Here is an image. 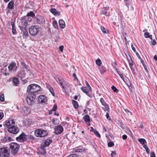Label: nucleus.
Returning <instances> with one entry per match:
<instances>
[{"mask_svg": "<svg viewBox=\"0 0 157 157\" xmlns=\"http://www.w3.org/2000/svg\"><path fill=\"white\" fill-rule=\"evenodd\" d=\"M21 24L23 28H25L27 26L28 24L27 21L25 18L23 19L22 20Z\"/></svg>", "mask_w": 157, "mask_h": 157, "instance_id": "412c9836", "label": "nucleus"}, {"mask_svg": "<svg viewBox=\"0 0 157 157\" xmlns=\"http://www.w3.org/2000/svg\"><path fill=\"white\" fill-rule=\"evenodd\" d=\"M144 35L145 37L146 38H148L150 36L149 33L148 32L144 33Z\"/></svg>", "mask_w": 157, "mask_h": 157, "instance_id": "49530a36", "label": "nucleus"}, {"mask_svg": "<svg viewBox=\"0 0 157 157\" xmlns=\"http://www.w3.org/2000/svg\"><path fill=\"white\" fill-rule=\"evenodd\" d=\"M54 129L55 130L54 133L56 135L61 134L63 130V127L60 125H58L55 126L54 128Z\"/></svg>", "mask_w": 157, "mask_h": 157, "instance_id": "9d476101", "label": "nucleus"}, {"mask_svg": "<svg viewBox=\"0 0 157 157\" xmlns=\"http://www.w3.org/2000/svg\"><path fill=\"white\" fill-rule=\"evenodd\" d=\"M35 16V14L33 11H30L27 14L25 17L26 18L28 17H33Z\"/></svg>", "mask_w": 157, "mask_h": 157, "instance_id": "393cba45", "label": "nucleus"}, {"mask_svg": "<svg viewBox=\"0 0 157 157\" xmlns=\"http://www.w3.org/2000/svg\"><path fill=\"white\" fill-rule=\"evenodd\" d=\"M114 144L113 143L112 141L109 142L108 144V146L109 147H111L113 146Z\"/></svg>", "mask_w": 157, "mask_h": 157, "instance_id": "c03bdc74", "label": "nucleus"}, {"mask_svg": "<svg viewBox=\"0 0 157 157\" xmlns=\"http://www.w3.org/2000/svg\"><path fill=\"white\" fill-rule=\"evenodd\" d=\"M64 48V46L63 45H62L59 47V48L60 51L62 52L63 51V48Z\"/></svg>", "mask_w": 157, "mask_h": 157, "instance_id": "8fccbe9b", "label": "nucleus"}, {"mask_svg": "<svg viewBox=\"0 0 157 157\" xmlns=\"http://www.w3.org/2000/svg\"><path fill=\"white\" fill-rule=\"evenodd\" d=\"M49 90L51 92L52 96H55V93L53 89L52 88H50L49 89Z\"/></svg>", "mask_w": 157, "mask_h": 157, "instance_id": "4c0bfd02", "label": "nucleus"}, {"mask_svg": "<svg viewBox=\"0 0 157 157\" xmlns=\"http://www.w3.org/2000/svg\"><path fill=\"white\" fill-rule=\"evenodd\" d=\"M21 64L23 66L24 68L25 69L28 71H30V69L29 67L25 64V63L24 62H21Z\"/></svg>", "mask_w": 157, "mask_h": 157, "instance_id": "cd10ccee", "label": "nucleus"}, {"mask_svg": "<svg viewBox=\"0 0 157 157\" xmlns=\"http://www.w3.org/2000/svg\"><path fill=\"white\" fill-rule=\"evenodd\" d=\"M39 31V28L38 26H31L29 29V33L32 36L36 35Z\"/></svg>", "mask_w": 157, "mask_h": 157, "instance_id": "423d86ee", "label": "nucleus"}, {"mask_svg": "<svg viewBox=\"0 0 157 157\" xmlns=\"http://www.w3.org/2000/svg\"><path fill=\"white\" fill-rule=\"evenodd\" d=\"M136 55H137V56H138V58L140 59H141V57H140V56L139 55V54L138 53H136Z\"/></svg>", "mask_w": 157, "mask_h": 157, "instance_id": "69168bd1", "label": "nucleus"}, {"mask_svg": "<svg viewBox=\"0 0 157 157\" xmlns=\"http://www.w3.org/2000/svg\"><path fill=\"white\" fill-rule=\"evenodd\" d=\"M59 24L61 28L63 29L65 28L66 26L65 23L63 20H60L59 21Z\"/></svg>", "mask_w": 157, "mask_h": 157, "instance_id": "a211bd4d", "label": "nucleus"}, {"mask_svg": "<svg viewBox=\"0 0 157 157\" xmlns=\"http://www.w3.org/2000/svg\"><path fill=\"white\" fill-rule=\"evenodd\" d=\"M90 128H91V129L90 130V131L91 132H94L96 130L94 129L92 127H91Z\"/></svg>", "mask_w": 157, "mask_h": 157, "instance_id": "680f3d73", "label": "nucleus"}, {"mask_svg": "<svg viewBox=\"0 0 157 157\" xmlns=\"http://www.w3.org/2000/svg\"><path fill=\"white\" fill-rule=\"evenodd\" d=\"M150 157H155V155L154 152H151L150 153Z\"/></svg>", "mask_w": 157, "mask_h": 157, "instance_id": "603ef678", "label": "nucleus"}, {"mask_svg": "<svg viewBox=\"0 0 157 157\" xmlns=\"http://www.w3.org/2000/svg\"><path fill=\"white\" fill-rule=\"evenodd\" d=\"M10 155L9 150L7 147L0 148V156L8 157Z\"/></svg>", "mask_w": 157, "mask_h": 157, "instance_id": "39448f33", "label": "nucleus"}, {"mask_svg": "<svg viewBox=\"0 0 157 157\" xmlns=\"http://www.w3.org/2000/svg\"><path fill=\"white\" fill-rule=\"evenodd\" d=\"M81 89L84 93H86L87 95H89L88 93H89V90L88 89L85 87H82Z\"/></svg>", "mask_w": 157, "mask_h": 157, "instance_id": "5701e85b", "label": "nucleus"}, {"mask_svg": "<svg viewBox=\"0 0 157 157\" xmlns=\"http://www.w3.org/2000/svg\"><path fill=\"white\" fill-rule=\"evenodd\" d=\"M138 141L142 144H144L146 143V140L144 139H139Z\"/></svg>", "mask_w": 157, "mask_h": 157, "instance_id": "473e14b6", "label": "nucleus"}, {"mask_svg": "<svg viewBox=\"0 0 157 157\" xmlns=\"http://www.w3.org/2000/svg\"><path fill=\"white\" fill-rule=\"evenodd\" d=\"M4 117V114L2 112H0V120H1Z\"/></svg>", "mask_w": 157, "mask_h": 157, "instance_id": "09e8293b", "label": "nucleus"}, {"mask_svg": "<svg viewBox=\"0 0 157 157\" xmlns=\"http://www.w3.org/2000/svg\"><path fill=\"white\" fill-rule=\"evenodd\" d=\"M40 89V86L36 84H31L28 87V91L30 94L39 91Z\"/></svg>", "mask_w": 157, "mask_h": 157, "instance_id": "f03ea898", "label": "nucleus"}, {"mask_svg": "<svg viewBox=\"0 0 157 157\" xmlns=\"http://www.w3.org/2000/svg\"><path fill=\"white\" fill-rule=\"evenodd\" d=\"M27 138V136L24 133H22L18 136L16 138V140L20 142H23L26 140Z\"/></svg>", "mask_w": 157, "mask_h": 157, "instance_id": "6e6552de", "label": "nucleus"}, {"mask_svg": "<svg viewBox=\"0 0 157 157\" xmlns=\"http://www.w3.org/2000/svg\"><path fill=\"white\" fill-rule=\"evenodd\" d=\"M57 108V106L55 104L52 109V110L54 111H55L56 110Z\"/></svg>", "mask_w": 157, "mask_h": 157, "instance_id": "a18cd8bd", "label": "nucleus"}, {"mask_svg": "<svg viewBox=\"0 0 157 157\" xmlns=\"http://www.w3.org/2000/svg\"><path fill=\"white\" fill-rule=\"evenodd\" d=\"M25 17V18L26 19H27V21H28L29 22L31 21H32V18L31 17H28L26 18Z\"/></svg>", "mask_w": 157, "mask_h": 157, "instance_id": "de8ad7c7", "label": "nucleus"}, {"mask_svg": "<svg viewBox=\"0 0 157 157\" xmlns=\"http://www.w3.org/2000/svg\"><path fill=\"white\" fill-rule=\"evenodd\" d=\"M7 139L9 141H10L11 140V138L10 136H7Z\"/></svg>", "mask_w": 157, "mask_h": 157, "instance_id": "e2e57ef3", "label": "nucleus"}, {"mask_svg": "<svg viewBox=\"0 0 157 157\" xmlns=\"http://www.w3.org/2000/svg\"><path fill=\"white\" fill-rule=\"evenodd\" d=\"M50 11L54 15H60V13L55 8H51Z\"/></svg>", "mask_w": 157, "mask_h": 157, "instance_id": "f3484780", "label": "nucleus"}, {"mask_svg": "<svg viewBox=\"0 0 157 157\" xmlns=\"http://www.w3.org/2000/svg\"><path fill=\"white\" fill-rule=\"evenodd\" d=\"M29 139L30 140H34V138L33 136L30 135L29 136Z\"/></svg>", "mask_w": 157, "mask_h": 157, "instance_id": "864d4df0", "label": "nucleus"}, {"mask_svg": "<svg viewBox=\"0 0 157 157\" xmlns=\"http://www.w3.org/2000/svg\"><path fill=\"white\" fill-rule=\"evenodd\" d=\"M39 101L41 103H45L47 101L46 97L44 95H40L38 98Z\"/></svg>", "mask_w": 157, "mask_h": 157, "instance_id": "ddd939ff", "label": "nucleus"}, {"mask_svg": "<svg viewBox=\"0 0 157 157\" xmlns=\"http://www.w3.org/2000/svg\"><path fill=\"white\" fill-rule=\"evenodd\" d=\"M13 82L14 85L15 86H17V85L19 83V81L18 78H13Z\"/></svg>", "mask_w": 157, "mask_h": 157, "instance_id": "b1692460", "label": "nucleus"}, {"mask_svg": "<svg viewBox=\"0 0 157 157\" xmlns=\"http://www.w3.org/2000/svg\"><path fill=\"white\" fill-rule=\"evenodd\" d=\"M111 89L115 92L117 93L118 92V90L117 88L113 85L111 87Z\"/></svg>", "mask_w": 157, "mask_h": 157, "instance_id": "e433bc0d", "label": "nucleus"}, {"mask_svg": "<svg viewBox=\"0 0 157 157\" xmlns=\"http://www.w3.org/2000/svg\"><path fill=\"white\" fill-rule=\"evenodd\" d=\"M73 77H75V78L76 79H78L76 77V74H75V73H74L73 74Z\"/></svg>", "mask_w": 157, "mask_h": 157, "instance_id": "338daca9", "label": "nucleus"}, {"mask_svg": "<svg viewBox=\"0 0 157 157\" xmlns=\"http://www.w3.org/2000/svg\"><path fill=\"white\" fill-rule=\"evenodd\" d=\"M72 102L73 105V106L75 109H77L78 107V102L75 101L73 100Z\"/></svg>", "mask_w": 157, "mask_h": 157, "instance_id": "a878e982", "label": "nucleus"}, {"mask_svg": "<svg viewBox=\"0 0 157 157\" xmlns=\"http://www.w3.org/2000/svg\"><path fill=\"white\" fill-rule=\"evenodd\" d=\"M8 130L9 132L14 134H17L19 132V128L15 125L9 128Z\"/></svg>", "mask_w": 157, "mask_h": 157, "instance_id": "1a4fd4ad", "label": "nucleus"}, {"mask_svg": "<svg viewBox=\"0 0 157 157\" xmlns=\"http://www.w3.org/2000/svg\"><path fill=\"white\" fill-rule=\"evenodd\" d=\"M94 133L98 137H101L100 135L98 133V132L96 130L94 132Z\"/></svg>", "mask_w": 157, "mask_h": 157, "instance_id": "37998d69", "label": "nucleus"}, {"mask_svg": "<svg viewBox=\"0 0 157 157\" xmlns=\"http://www.w3.org/2000/svg\"><path fill=\"white\" fill-rule=\"evenodd\" d=\"M9 70L10 71L15 72L17 69L16 63L15 62L11 63L8 67Z\"/></svg>", "mask_w": 157, "mask_h": 157, "instance_id": "9b49d317", "label": "nucleus"}, {"mask_svg": "<svg viewBox=\"0 0 157 157\" xmlns=\"http://www.w3.org/2000/svg\"><path fill=\"white\" fill-rule=\"evenodd\" d=\"M25 75L26 73L24 71H19L17 75V77L20 78L21 79L25 78Z\"/></svg>", "mask_w": 157, "mask_h": 157, "instance_id": "2eb2a0df", "label": "nucleus"}, {"mask_svg": "<svg viewBox=\"0 0 157 157\" xmlns=\"http://www.w3.org/2000/svg\"><path fill=\"white\" fill-rule=\"evenodd\" d=\"M115 68H116V71H117V73L119 74V75H120V76L121 77V78H122V79H123V78H124V77L123 76V75H122V74H121L120 73V71H119L117 68H116V67H115Z\"/></svg>", "mask_w": 157, "mask_h": 157, "instance_id": "a19ab883", "label": "nucleus"}, {"mask_svg": "<svg viewBox=\"0 0 157 157\" xmlns=\"http://www.w3.org/2000/svg\"><path fill=\"white\" fill-rule=\"evenodd\" d=\"M52 122L54 124H58L59 123V120L55 118L52 119Z\"/></svg>", "mask_w": 157, "mask_h": 157, "instance_id": "2f4dec72", "label": "nucleus"}, {"mask_svg": "<svg viewBox=\"0 0 157 157\" xmlns=\"http://www.w3.org/2000/svg\"><path fill=\"white\" fill-rule=\"evenodd\" d=\"M34 135L37 137H42L46 136L48 135V132L45 130L38 128L35 130Z\"/></svg>", "mask_w": 157, "mask_h": 157, "instance_id": "f257e3e1", "label": "nucleus"}, {"mask_svg": "<svg viewBox=\"0 0 157 157\" xmlns=\"http://www.w3.org/2000/svg\"><path fill=\"white\" fill-rule=\"evenodd\" d=\"M5 100L4 95L3 94L1 95L0 97V100L2 101H4Z\"/></svg>", "mask_w": 157, "mask_h": 157, "instance_id": "79ce46f5", "label": "nucleus"}, {"mask_svg": "<svg viewBox=\"0 0 157 157\" xmlns=\"http://www.w3.org/2000/svg\"><path fill=\"white\" fill-rule=\"evenodd\" d=\"M154 58L156 61L157 60V56H156V55L154 56Z\"/></svg>", "mask_w": 157, "mask_h": 157, "instance_id": "774afa93", "label": "nucleus"}, {"mask_svg": "<svg viewBox=\"0 0 157 157\" xmlns=\"http://www.w3.org/2000/svg\"><path fill=\"white\" fill-rule=\"evenodd\" d=\"M131 47H132V49L133 50V51L134 52H136V50L135 49V47L132 44Z\"/></svg>", "mask_w": 157, "mask_h": 157, "instance_id": "5fc2aeb1", "label": "nucleus"}, {"mask_svg": "<svg viewBox=\"0 0 157 157\" xmlns=\"http://www.w3.org/2000/svg\"><path fill=\"white\" fill-rule=\"evenodd\" d=\"M116 155V152L115 151H112V153L111 154V156H115V155Z\"/></svg>", "mask_w": 157, "mask_h": 157, "instance_id": "3c124183", "label": "nucleus"}, {"mask_svg": "<svg viewBox=\"0 0 157 157\" xmlns=\"http://www.w3.org/2000/svg\"><path fill=\"white\" fill-rule=\"evenodd\" d=\"M75 151L77 152H82L84 150L78 148H76L74 150Z\"/></svg>", "mask_w": 157, "mask_h": 157, "instance_id": "72a5a7b5", "label": "nucleus"}, {"mask_svg": "<svg viewBox=\"0 0 157 157\" xmlns=\"http://www.w3.org/2000/svg\"><path fill=\"white\" fill-rule=\"evenodd\" d=\"M106 118L108 119L109 120H110V117L109 116V114L108 113H107L106 114Z\"/></svg>", "mask_w": 157, "mask_h": 157, "instance_id": "4d7b16f0", "label": "nucleus"}, {"mask_svg": "<svg viewBox=\"0 0 157 157\" xmlns=\"http://www.w3.org/2000/svg\"><path fill=\"white\" fill-rule=\"evenodd\" d=\"M14 2L13 1H10L8 3V7L10 9H13L14 8Z\"/></svg>", "mask_w": 157, "mask_h": 157, "instance_id": "4be33fe9", "label": "nucleus"}, {"mask_svg": "<svg viewBox=\"0 0 157 157\" xmlns=\"http://www.w3.org/2000/svg\"><path fill=\"white\" fill-rule=\"evenodd\" d=\"M56 81L58 83L60 84V85L62 86L63 88H64V86H63L62 80L58 77L56 78Z\"/></svg>", "mask_w": 157, "mask_h": 157, "instance_id": "c85d7f7f", "label": "nucleus"}, {"mask_svg": "<svg viewBox=\"0 0 157 157\" xmlns=\"http://www.w3.org/2000/svg\"><path fill=\"white\" fill-rule=\"evenodd\" d=\"M127 136L125 135H123L122 136V139L124 140H126L127 138Z\"/></svg>", "mask_w": 157, "mask_h": 157, "instance_id": "6e6d98bb", "label": "nucleus"}, {"mask_svg": "<svg viewBox=\"0 0 157 157\" xmlns=\"http://www.w3.org/2000/svg\"><path fill=\"white\" fill-rule=\"evenodd\" d=\"M23 35L25 36H27L28 35V33L27 31L25 28H24V30H23Z\"/></svg>", "mask_w": 157, "mask_h": 157, "instance_id": "c9c22d12", "label": "nucleus"}, {"mask_svg": "<svg viewBox=\"0 0 157 157\" xmlns=\"http://www.w3.org/2000/svg\"><path fill=\"white\" fill-rule=\"evenodd\" d=\"M128 88L130 90H132V85L130 83V86H129Z\"/></svg>", "mask_w": 157, "mask_h": 157, "instance_id": "052dcab7", "label": "nucleus"}, {"mask_svg": "<svg viewBox=\"0 0 157 157\" xmlns=\"http://www.w3.org/2000/svg\"><path fill=\"white\" fill-rule=\"evenodd\" d=\"M85 83L86 85L88 87V89L89 91L91 90V87L89 85L88 83L86 81H85Z\"/></svg>", "mask_w": 157, "mask_h": 157, "instance_id": "ea45409f", "label": "nucleus"}, {"mask_svg": "<svg viewBox=\"0 0 157 157\" xmlns=\"http://www.w3.org/2000/svg\"><path fill=\"white\" fill-rule=\"evenodd\" d=\"M3 74L5 76L9 75H10V74L9 73H5Z\"/></svg>", "mask_w": 157, "mask_h": 157, "instance_id": "0e129e2a", "label": "nucleus"}, {"mask_svg": "<svg viewBox=\"0 0 157 157\" xmlns=\"http://www.w3.org/2000/svg\"><path fill=\"white\" fill-rule=\"evenodd\" d=\"M152 40V41H151V42L152 43V44L153 45H155L156 44V41L155 40Z\"/></svg>", "mask_w": 157, "mask_h": 157, "instance_id": "bf43d9fd", "label": "nucleus"}, {"mask_svg": "<svg viewBox=\"0 0 157 157\" xmlns=\"http://www.w3.org/2000/svg\"><path fill=\"white\" fill-rule=\"evenodd\" d=\"M83 118L86 122H88L90 121V118L89 116L87 114Z\"/></svg>", "mask_w": 157, "mask_h": 157, "instance_id": "bb28decb", "label": "nucleus"}, {"mask_svg": "<svg viewBox=\"0 0 157 157\" xmlns=\"http://www.w3.org/2000/svg\"><path fill=\"white\" fill-rule=\"evenodd\" d=\"M36 96L34 93L30 94L26 97L25 99L29 105H32L35 101Z\"/></svg>", "mask_w": 157, "mask_h": 157, "instance_id": "7ed1b4c3", "label": "nucleus"}, {"mask_svg": "<svg viewBox=\"0 0 157 157\" xmlns=\"http://www.w3.org/2000/svg\"><path fill=\"white\" fill-rule=\"evenodd\" d=\"M28 109L26 107L24 106L22 108L21 112L24 113H25L26 114L28 112Z\"/></svg>", "mask_w": 157, "mask_h": 157, "instance_id": "c756f323", "label": "nucleus"}, {"mask_svg": "<svg viewBox=\"0 0 157 157\" xmlns=\"http://www.w3.org/2000/svg\"><path fill=\"white\" fill-rule=\"evenodd\" d=\"M96 63L97 65H100L101 63V60L100 59H98L96 60Z\"/></svg>", "mask_w": 157, "mask_h": 157, "instance_id": "58836bf2", "label": "nucleus"}, {"mask_svg": "<svg viewBox=\"0 0 157 157\" xmlns=\"http://www.w3.org/2000/svg\"><path fill=\"white\" fill-rule=\"evenodd\" d=\"M52 25L56 29H57L58 28V27L57 25V23L56 21H54L52 22Z\"/></svg>", "mask_w": 157, "mask_h": 157, "instance_id": "7c9ffc66", "label": "nucleus"}, {"mask_svg": "<svg viewBox=\"0 0 157 157\" xmlns=\"http://www.w3.org/2000/svg\"><path fill=\"white\" fill-rule=\"evenodd\" d=\"M109 7H103L101 9V11L102 13L106 16H109L110 15V12H109Z\"/></svg>", "mask_w": 157, "mask_h": 157, "instance_id": "f8f14e48", "label": "nucleus"}, {"mask_svg": "<svg viewBox=\"0 0 157 157\" xmlns=\"http://www.w3.org/2000/svg\"><path fill=\"white\" fill-rule=\"evenodd\" d=\"M19 145L16 143H12L10 144V147L13 154H16L18 152L19 150Z\"/></svg>", "mask_w": 157, "mask_h": 157, "instance_id": "20e7f679", "label": "nucleus"}, {"mask_svg": "<svg viewBox=\"0 0 157 157\" xmlns=\"http://www.w3.org/2000/svg\"><path fill=\"white\" fill-rule=\"evenodd\" d=\"M5 124L8 129L15 125V122L13 120L9 119L6 121Z\"/></svg>", "mask_w": 157, "mask_h": 157, "instance_id": "0eeeda50", "label": "nucleus"}, {"mask_svg": "<svg viewBox=\"0 0 157 157\" xmlns=\"http://www.w3.org/2000/svg\"><path fill=\"white\" fill-rule=\"evenodd\" d=\"M11 25L12 26V32L13 34H17V31L16 29V28L15 26V24L13 22H11Z\"/></svg>", "mask_w": 157, "mask_h": 157, "instance_id": "aec40b11", "label": "nucleus"}, {"mask_svg": "<svg viewBox=\"0 0 157 157\" xmlns=\"http://www.w3.org/2000/svg\"><path fill=\"white\" fill-rule=\"evenodd\" d=\"M101 29L102 31L104 33H107L108 32L107 29H105L104 27L103 26L101 27Z\"/></svg>", "mask_w": 157, "mask_h": 157, "instance_id": "f704fd0d", "label": "nucleus"}, {"mask_svg": "<svg viewBox=\"0 0 157 157\" xmlns=\"http://www.w3.org/2000/svg\"><path fill=\"white\" fill-rule=\"evenodd\" d=\"M100 101L102 105L104 106L106 109L107 110H108V105L104 101L103 99L102 98H101L100 99Z\"/></svg>", "mask_w": 157, "mask_h": 157, "instance_id": "6ab92c4d", "label": "nucleus"}, {"mask_svg": "<svg viewBox=\"0 0 157 157\" xmlns=\"http://www.w3.org/2000/svg\"><path fill=\"white\" fill-rule=\"evenodd\" d=\"M37 22L39 24L44 23L45 21V19L42 16L38 15L36 16Z\"/></svg>", "mask_w": 157, "mask_h": 157, "instance_id": "4468645a", "label": "nucleus"}, {"mask_svg": "<svg viewBox=\"0 0 157 157\" xmlns=\"http://www.w3.org/2000/svg\"><path fill=\"white\" fill-rule=\"evenodd\" d=\"M145 150L147 153V154H148L150 150L148 147H146Z\"/></svg>", "mask_w": 157, "mask_h": 157, "instance_id": "13d9d810", "label": "nucleus"}, {"mask_svg": "<svg viewBox=\"0 0 157 157\" xmlns=\"http://www.w3.org/2000/svg\"><path fill=\"white\" fill-rule=\"evenodd\" d=\"M52 142V140L50 138H48L44 142L43 144L44 146L45 147L48 146Z\"/></svg>", "mask_w": 157, "mask_h": 157, "instance_id": "dca6fc26", "label": "nucleus"}]
</instances>
